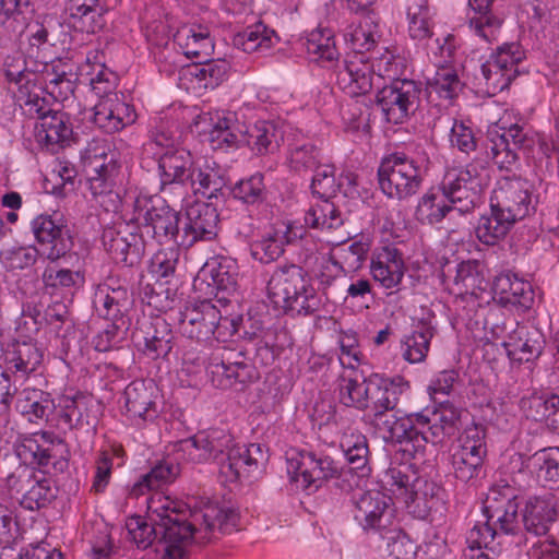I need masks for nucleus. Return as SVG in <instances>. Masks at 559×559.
<instances>
[{"label": "nucleus", "mask_w": 559, "mask_h": 559, "mask_svg": "<svg viewBox=\"0 0 559 559\" xmlns=\"http://www.w3.org/2000/svg\"><path fill=\"white\" fill-rule=\"evenodd\" d=\"M40 255L55 262L64 257L73 247V239L67 225L50 215H38L32 221Z\"/></svg>", "instance_id": "obj_22"}, {"label": "nucleus", "mask_w": 559, "mask_h": 559, "mask_svg": "<svg viewBox=\"0 0 559 559\" xmlns=\"http://www.w3.org/2000/svg\"><path fill=\"white\" fill-rule=\"evenodd\" d=\"M80 75L88 81L92 91L99 97L114 95L118 85V75L106 66L104 51L90 50L85 62L79 67Z\"/></svg>", "instance_id": "obj_33"}, {"label": "nucleus", "mask_w": 559, "mask_h": 559, "mask_svg": "<svg viewBox=\"0 0 559 559\" xmlns=\"http://www.w3.org/2000/svg\"><path fill=\"white\" fill-rule=\"evenodd\" d=\"M420 479L409 465L390 466L382 475L381 483L384 489L404 501L409 496L414 484Z\"/></svg>", "instance_id": "obj_57"}, {"label": "nucleus", "mask_w": 559, "mask_h": 559, "mask_svg": "<svg viewBox=\"0 0 559 559\" xmlns=\"http://www.w3.org/2000/svg\"><path fill=\"white\" fill-rule=\"evenodd\" d=\"M539 142V135L519 122H512L504 114L487 131L486 154L500 170L516 171L521 168L518 151L533 152Z\"/></svg>", "instance_id": "obj_5"}, {"label": "nucleus", "mask_w": 559, "mask_h": 559, "mask_svg": "<svg viewBox=\"0 0 559 559\" xmlns=\"http://www.w3.org/2000/svg\"><path fill=\"white\" fill-rule=\"evenodd\" d=\"M544 345L543 334L526 325H518L503 342L510 360L520 364L537 359L543 353Z\"/></svg>", "instance_id": "obj_36"}, {"label": "nucleus", "mask_w": 559, "mask_h": 559, "mask_svg": "<svg viewBox=\"0 0 559 559\" xmlns=\"http://www.w3.org/2000/svg\"><path fill=\"white\" fill-rule=\"evenodd\" d=\"M435 332L436 329L431 322L419 320L413 331L401 340L402 357L411 364L424 361Z\"/></svg>", "instance_id": "obj_46"}, {"label": "nucleus", "mask_w": 559, "mask_h": 559, "mask_svg": "<svg viewBox=\"0 0 559 559\" xmlns=\"http://www.w3.org/2000/svg\"><path fill=\"white\" fill-rule=\"evenodd\" d=\"M243 142L254 154L266 155L274 153L278 146V131L271 121H258L243 129Z\"/></svg>", "instance_id": "obj_47"}, {"label": "nucleus", "mask_w": 559, "mask_h": 559, "mask_svg": "<svg viewBox=\"0 0 559 559\" xmlns=\"http://www.w3.org/2000/svg\"><path fill=\"white\" fill-rule=\"evenodd\" d=\"M487 285L484 266L477 260L462 261L456 265L452 292L457 295H475L485 290Z\"/></svg>", "instance_id": "obj_48"}, {"label": "nucleus", "mask_w": 559, "mask_h": 559, "mask_svg": "<svg viewBox=\"0 0 559 559\" xmlns=\"http://www.w3.org/2000/svg\"><path fill=\"white\" fill-rule=\"evenodd\" d=\"M136 344L152 359L165 358L174 347L175 335L162 318L142 323L135 334Z\"/></svg>", "instance_id": "obj_29"}, {"label": "nucleus", "mask_w": 559, "mask_h": 559, "mask_svg": "<svg viewBox=\"0 0 559 559\" xmlns=\"http://www.w3.org/2000/svg\"><path fill=\"white\" fill-rule=\"evenodd\" d=\"M493 292L504 307H513L520 311L528 310L534 304V289L530 282L514 274L498 275L493 281Z\"/></svg>", "instance_id": "obj_37"}, {"label": "nucleus", "mask_w": 559, "mask_h": 559, "mask_svg": "<svg viewBox=\"0 0 559 559\" xmlns=\"http://www.w3.org/2000/svg\"><path fill=\"white\" fill-rule=\"evenodd\" d=\"M354 520L367 534H379L386 537L395 522V510L392 500L379 490H368L354 501Z\"/></svg>", "instance_id": "obj_16"}, {"label": "nucleus", "mask_w": 559, "mask_h": 559, "mask_svg": "<svg viewBox=\"0 0 559 559\" xmlns=\"http://www.w3.org/2000/svg\"><path fill=\"white\" fill-rule=\"evenodd\" d=\"M43 282L51 294H64L79 287L83 283V277L79 272L49 265L43 273Z\"/></svg>", "instance_id": "obj_62"}, {"label": "nucleus", "mask_w": 559, "mask_h": 559, "mask_svg": "<svg viewBox=\"0 0 559 559\" xmlns=\"http://www.w3.org/2000/svg\"><path fill=\"white\" fill-rule=\"evenodd\" d=\"M81 156L87 173V186L93 197L110 194L119 175V165L110 146L106 141L93 140Z\"/></svg>", "instance_id": "obj_13"}, {"label": "nucleus", "mask_w": 559, "mask_h": 559, "mask_svg": "<svg viewBox=\"0 0 559 559\" xmlns=\"http://www.w3.org/2000/svg\"><path fill=\"white\" fill-rule=\"evenodd\" d=\"M160 191L185 199L189 191L212 199L225 186L223 177L209 165H199L185 148L168 150L158 157Z\"/></svg>", "instance_id": "obj_3"}, {"label": "nucleus", "mask_w": 559, "mask_h": 559, "mask_svg": "<svg viewBox=\"0 0 559 559\" xmlns=\"http://www.w3.org/2000/svg\"><path fill=\"white\" fill-rule=\"evenodd\" d=\"M495 0H468L471 8L479 13L478 17L472 19L469 28L484 41L497 40L502 20L490 13Z\"/></svg>", "instance_id": "obj_53"}, {"label": "nucleus", "mask_w": 559, "mask_h": 559, "mask_svg": "<svg viewBox=\"0 0 559 559\" xmlns=\"http://www.w3.org/2000/svg\"><path fill=\"white\" fill-rule=\"evenodd\" d=\"M231 441V436L225 430L214 428L200 431L191 438L181 440L179 447L189 461L204 463L210 460H216L225 451L228 452Z\"/></svg>", "instance_id": "obj_25"}, {"label": "nucleus", "mask_w": 559, "mask_h": 559, "mask_svg": "<svg viewBox=\"0 0 559 559\" xmlns=\"http://www.w3.org/2000/svg\"><path fill=\"white\" fill-rule=\"evenodd\" d=\"M274 32L263 23H257L247 27L236 37V45L245 52L252 53L258 50H267L274 44Z\"/></svg>", "instance_id": "obj_61"}, {"label": "nucleus", "mask_w": 559, "mask_h": 559, "mask_svg": "<svg viewBox=\"0 0 559 559\" xmlns=\"http://www.w3.org/2000/svg\"><path fill=\"white\" fill-rule=\"evenodd\" d=\"M265 461L266 456L260 444L229 445L226 459L219 463V473L227 481H236L263 465Z\"/></svg>", "instance_id": "obj_28"}, {"label": "nucleus", "mask_w": 559, "mask_h": 559, "mask_svg": "<svg viewBox=\"0 0 559 559\" xmlns=\"http://www.w3.org/2000/svg\"><path fill=\"white\" fill-rule=\"evenodd\" d=\"M370 271L376 282L386 289L396 288L404 277L405 263L399 249L384 246L372 254Z\"/></svg>", "instance_id": "obj_31"}, {"label": "nucleus", "mask_w": 559, "mask_h": 559, "mask_svg": "<svg viewBox=\"0 0 559 559\" xmlns=\"http://www.w3.org/2000/svg\"><path fill=\"white\" fill-rule=\"evenodd\" d=\"M217 224L218 213L212 204L191 203L186 210L178 246L189 248L199 240H212L217 235Z\"/></svg>", "instance_id": "obj_23"}, {"label": "nucleus", "mask_w": 559, "mask_h": 559, "mask_svg": "<svg viewBox=\"0 0 559 559\" xmlns=\"http://www.w3.org/2000/svg\"><path fill=\"white\" fill-rule=\"evenodd\" d=\"M134 211L144 231L158 243L174 242L178 246L182 226L179 212L171 209L160 197L141 195L135 199Z\"/></svg>", "instance_id": "obj_10"}, {"label": "nucleus", "mask_w": 559, "mask_h": 559, "mask_svg": "<svg viewBox=\"0 0 559 559\" xmlns=\"http://www.w3.org/2000/svg\"><path fill=\"white\" fill-rule=\"evenodd\" d=\"M179 324L183 335L197 341H206L213 336L224 342L237 332L234 319L223 317L210 300L187 306L180 312Z\"/></svg>", "instance_id": "obj_9"}, {"label": "nucleus", "mask_w": 559, "mask_h": 559, "mask_svg": "<svg viewBox=\"0 0 559 559\" xmlns=\"http://www.w3.org/2000/svg\"><path fill=\"white\" fill-rule=\"evenodd\" d=\"M336 83L352 97L365 95L373 87H379L374 81V69L364 55L348 56L342 62L336 73Z\"/></svg>", "instance_id": "obj_24"}, {"label": "nucleus", "mask_w": 559, "mask_h": 559, "mask_svg": "<svg viewBox=\"0 0 559 559\" xmlns=\"http://www.w3.org/2000/svg\"><path fill=\"white\" fill-rule=\"evenodd\" d=\"M490 182L487 164L473 159L464 167L449 168L441 181L439 192L424 194L416 207V218L424 224L440 223L451 210L460 213L473 211Z\"/></svg>", "instance_id": "obj_2"}, {"label": "nucleus", "mask_w": 559, "mask_h": 559, "mask_svg": "<svg viewBox=\"0 0 559 559\" xmlns=\"http://www.w3.org/2000/svg\"><path fill=\"white\" fill-rule=\"evenodd\" d=\"M44 90L57 102L69 99L76 87L78 73L73 66L62 60L47 64L43 71Z\"/></svg>", "instance_id": "obj_40"}, {"label": "nucleus", "mask_w": 559, "mask_h": 559, "mask_svg": "<svg viewBox=\"0 0 559 559\" xmlns=\"http://www.w3.org/2000/svg\"><path fill=\"white\" fill-rule=\"evenodd\" d=\"M302 237L301 228H294L290 225L285 227V231L275 230L269 233L261 239L250 245L251 257L262 264H269L277 260L284 253V245L290 243L297 238Z\"/></svg>", "instance_id": "obj_43"}, {"label": "nucleus", "mask_w": 559, "mask_h": 559, "mask_svg": "<svg viewBox=\"0 0 559 559\" xmlns=\"http://www.w3.org/2000/svg\"><path fill=\"white\" fill-rule=\"evenodd\" d=\"M423 179L418 162L403 152L385 156L378 168L381 191L388 198L399 201L415 195L421 187Z\"/></svg>", "instance_id": "obj_8"}, {"label": "nucleus", "mask_w": 559, "mask_h": 559, "mask_svg": "<svg viewBox=\"0 0 559 559\" xmlns=\"http://www.w3.org/2000/svg\"><path fill=\"white\" fill-rule=\"evenodd\" d=\"M267 295L276 308L293 317L313 314L321 307L307 272L296 264L276 267L267 282Z\"/></svg>", "instance_id": "obj_4"}, {"label": "nucleus", "mask_w": 559, "mask_h": 559, "mask_svg": "<svg viewBox=\"0 0 559 559\" xmlns=\"http://www.w3.org/2000/svg\"><path fill=\"white\" fill-rule=\"evenodd\" d=\"M199 120L197 123L211 122L209 140L213 150L233 148L242 144L243 129L240 128L235 114H204L199 116Z\"/></svg>", "instance_id": "obj_35"}, {"label": "nucleus", "mask_w": 559, "mask_h": 559, "mask_svg": "<svg viewBox=\"0 0 559 559\" xmlns=\"http://www.w3.org/2000/svg\"><path fill=\"white\" fill-rule=\"evenodd\" d=\"M179 475V466L169 461H162L142 475L130 488L129 495L132 498H139L151 490H157L160 487L173 483Z\"/></svg>", "instance_id": "obj_49"}, {"label": "nucleus", "mask_w": 559, "mask_h": 559, "mask_svg": "<svg viewBox=\"0 0 559 559\" xmlns=\"http://www.w3.org/2000/svg\"><path fill=\"white\" fill-rule=\"evenodd\" d=\"M389 436L404 442L406 444L404 451L414 456L423 454L427 443L437 445L442 442L440 436L435 432L429 408L397 419Z\"/></svg>", "instance_id": "obj_20"}, {"label": "nucleus", "mask_w": 559, "mask_h": 559, "mask_svg": "<svg viewBox=\"0 0 559 559\" xmlns=\"http://www.w3.org/2000/svg\"><path fill=\"white\" fill-rule=\"evenodd\" d=\"M368 389L369 378L359 380L357 377L343 374L338 379V400L347 407L365 411Z\"/></svg>", "instance_id": "obj_59"}, {"label": "nucleus", "mask_w": 559, "mask_h": 559, "mask_svg": "<svg viewBox=\"0 0 559 559\" xmlns=\"http://www.w3.org/2000/svg\"><path fill=\"white\" fill-rule=\"evenodd\" d=\"M136 114L132 105L118 94L102 97L94 106V123L106 133H116L132 124Z\"/></svg>", "instance_id": "obj_27"}, {"label": "nucleus", "mask_w": 559, "mask_h": 559, "mask_svg": "<svg viewBox=\"0 0 559 559\" xmlns=\"http://www.w3.org/2000/svg\"><path fill=\"white\" fill-rule=\"evenodd\" d=\"M340 447L349 465L346 466V469H349L350 473L353 471L365 472L369 455L366 436L356 430H345L341 436Z\"/></svg>", "instance_id": "obj_54"}, {"label": "nucleus", "mask_w": 559, "mask_h": 559, "mask_svg": "<svg viewBox=\"0 0 559 559\" xmlns=\"http://www.w3.org/2000/svg\"><path fill=\"white\" fill-rule=\"evenodd\" d=\"M528 464L545 487L559 488V447L538 450L530 457Z\"/></svg>", "instance_id": "obj_51"}, {"label": "nucleus", "mask_w": 559, "mask_h": 559, "mask_svg": "<svg viewBox=\"0 0 559 559\" xmlns=\"http://www.w3.org/2000/svg\"><path fill=\"white\" fill-rule=\"evenodd\" d=\"M378 88L377 105L390 123H403L419 106L423 91L420 82L409 79L393 80Z\"/></svg>", "instance_id": "obj_14"}, {"label": "nucleus", "mask_w": 559, "mask_h": 559, "mask_svg": "<svg viewBox=\"0 0 559 559\" xmlns=\"http://www.w3.org/2000/svg\"><path fill=\"white\" fill-rule=\"evenodd\" d=\"M344 38L355 52L354 55L370 51L381 38L379 20L372 12H368L347 26Z\"/></svg>", "instance_id": "obj_41"}, {"label": "nucleus", "mask_w": 559, "mask_h": 559, "mask_svg": "<svg viewBox=\"0 0 559 559\" xmlns=\"http://www.w3.org/2000/svg\"><path fill=\"white\" fill-rule=\"evenodd\" d=\"M311 189L320 200L311 204L304 215L305 226L320 230H336L344 224L340 209L331 201L340 190L335 180V168L322 164L317 167L312 177Z\"/></svg>", "instance_id": "obj_6"}, {"label": "nucleus", "mask_w": 559, "mask_h": 559, "mask_svg": "<svg viewBox=\"0 0 559 559\" xmlns=\"http://www.w3.org/2000/svg\"><path fill=\"white\" fill-rule=\"evenodd\" d=\"M133 298L127 283L110 276L98 284L93 295V308L99 318L128 325L127 317Z\"/></svg>", "instance_id": "obj_18"}, {"label": "nucleus", "mask_w": 559, "mask_h": 559, "mask_svg": "<svg viewBox=\"0 0 559 559\" xmlns=\"http://www.w3.org/2000/svg\"><path fill=\"white\" fill-rule=\"evenodd\" d=\"M408 389L409 382L401 376L389 378L378 373L371 374L364 420L390 433L397 419L389 415V412L396 407L400 396Z\"/></svg>", "instance_id": "obj_7"}, {"label": "nucleus", "mask_w": 559, "mask_h": 559, "mask_svg": "<svg viewBox=\"0 0 559 559\" xmlns=\"http://www.w3.org/2000/svg\"><path fill=\"white\" fill-rule=\"evenodd\" d=\"M487 521L475 524L466 536V544L475 549L490 545L498 534L514 535L520 531L519 502L484 511Z\"/></svg>", "instance_id": "obj_21"}, {"label": "nucleus", "mask_w": 559, "mask_h": 559, "mask_svg": "<svg viewBox=\"0 0 559 559\" xmlns=\"http://www.w3.org/2000/svg\"><path fill=\"white\" fill-rule=\"evenodd\" d=\"M537 202L533 185L519 176H506L497 180L489 200L490 207H495L514 224L535 213Z\"/></svg>", "instance_id": "obj_12"}, {"label": "nucleus", "mask_w": 559, "mask_h": 559, "mask_svg": "<svg viewBox=\"0 0 559 559\" xmlns=\"http://www.w3.org/2000/svg\"><path fill=\"white\" fill-rule=\"evenodd\" d=\"M174 41L187 58L195 59V61H204L214 52L210 29L202 24L181 25L174 34Z\"/></svg>", "instance_id": "obj_34"}, {"label": "nucleus", "mask_w": 559, "mask_h": 559, "mask_svg": "<svg viewBox=\"0 0 559 559\" xmlns=\"http://www.w3.org/2000/svg\"><path fill=\"white\" fill-rule=\"evenodd\" d=\"M408 34L418 41L430 39L432 35V22L426 0H416L407 8Z\"/></svg>", "instance_id": "obj_60"}, {"label": "nucleus", "mask_w": 559, "mask_h": 559, "mask_svg": "<svg viewBox=\"0 0 559 559\" xmlns=\"http://www.w3.org/2000/svg\"><path fill=\"white\" fill-rule=\"evenodd\" d=\"M67 10L74 29L95 34L106 26L105 15L109 5L108 0H69Z\"/></svg>", "instance_id": "obj_30"}, {"label": "nucleus", "mask_w": 559, "mask_h": 559, "mask_svg": "<svg viewBox=\"0 0 559 559\" xmlns=\"http://www.w3.org/2000/svg\"><path fill=\"white\" fill-rule=\"evenodd\" d=\"M556 520V510L550 497L532 496L522 510V523L526 533L545 536Z\"/></svg>", "instance_id": "obj_39"}, {"label": "nucleus", "mask_w": 559, "mask_h": 559, "mask_svg": "<svg viewBox=\"0 0 559 559\" xmlns=\"http://www.w3.org/2000/svg\"><path fill=\"white\" fill-rule=\"evenodd\" d=\"M514 223L502 213L490 207V214L479 218L475 233L478 240L485 245L493 246L503 239Z\"/></svg>", "instance_id": "obj_56"}, {"label": "nucleus", "mask_w": 559, "mask_h": 559, "mask_svg": "<svg viewBox=\"0 0 559 559\" xmlns=\"http://www.w3.org/2000/svg\"><path fill=\"white\" fill-rule=\"evenodd\" d=\"M72 134L68 116L59 110L41 117L36 127L37 142L50 153H56L60 147L68 145Z\"/></svg>", "instance_id": "obj_38"}, {"label": "nucleus", "mask_w": 559, "mask_h": 559, "mask_svg": "<svg viewBox=\"0 0 559 559\" xmlns=\"http://www.w3.org/2000/svg\"><path fill=\"white\" fill-rule=\"evenodd\" d=\"M15 98L24 114L31 118L39 119V122L41 121V117L55 111L50 108L48 99L43 96V90L37 87L29 80L19 85Z\"/></svg>", "instance_id": "obj_58"}, {"label": "nucleus", "mask_w": 559, "mask_h": 559, "mask_svg": "<svg viewBox=\"0 0 559 559\" xmlns=\"http://www.w3.org/2000/svg\"><path fill=\"white\" fill-rule=\"evenodd\" d=\"M147 512L155 524H148L140 515L128 518V538L138 548L146 549L157 534H162L164 559H187V548L192 538L205 543L214 537L216 531L231 533L239 520L238 513L230 508H222L211 501L191 508L159 491L147 499Z\"/></svg>", "instance_id": "obj_1"}, {"label": "nucleus", "mask_w": 559, "mask_h": 559, "mask_svg": "<svg viewBox=\"0 0 559 559\" xmlns=\"http://www.w3.org/2000/svg\"><path fill=\"white\" fill-rule=\"evenodd\" d=\"M43 350L32 342H15L5 355L10 368L23 374L34 372L43 361Z\"/></svg>", "instance_id": "obj_55"}, {"label": "nucleus", "mask_w": 559, "mask_h": 559, "mask_svg": "<svg viewBox=\"0 0 559 559\" xmlns=\"http://www.w3.org/2000/svg\"><path fill=\"white\" fill-rule=\"evenodd\" d=\"M525 59V52L518 43L499 47L480 67L487 92L496 95L509 87L519 74V64Z\"/></svg>", "instance_id": "obj_17"}, {"label": "nucleus", "mask_w": 559, "mask_h": 559, "mask_svg": "<svg viewBox=\"0 0 559 559\" xmlns=\"http://www.w3.org/2000/svg\"><path fill=\"white\" fill-rule=\"evenodd\" d=\"M61 419L69 428L94 427L97 423L98 407L94 400L81 392L61 399Z\"/></svg>", "instance_id": "obj_42"}, {"label": "nucleus", "mask_w": 559, "mask_h": 559, "mask_svg": "<svg viewBox=\"0 0 559 559\" xmlns=\"http://www.w3.org/2000/svg\"><path fill=\"white\" fill-rule=\"evenodd\" d=\"M126 415L132 425L142 427L158 416L153 392L144 381H133L123 393Z\"/></svg>", "instance_id": "obj_32"}, {"label": "nucleus", "mask_w": 559, "mask_h": 559, "mask_svg": "<svg viewBox=\"0 0 559 559\" xmlns=\"http://www.w3.org/2000/svg\"><path fill=\"white\" fill-rule=\"evenodd\" d=\"M102 241L114 262L123 266L139 264L145 252L144 240L141 235L135 233H122L115 228H106Z\"/></svg>", "instance_id": "obj_26"}, {"label": "nucleus", "mask_w": 559, "mask_h": 559, "mask_svg": "<svg viewBox=\"0 0 559 559\" xmlns=\"http://www.w3.org/2000/svg\"><path fill=\"white\" fill-rule=\"evenodd\" d=\"M368 251L367 243L355 241L346 248H341L337 254L332 257V263L342 272H355L361 267Z\"/></svg>", "instance_id": "obj_63"}, {"label": "nucleus", "mask_w": 559, "mask_h": 559, "mask_svg": "<svg viewBox=\"0 0 559 559\" xmlns=\"http://www.w3.org/2000/svg\"><path fill=\"white\" fill-rule=\"evenodd\" d=\"M486 431L472 425L464 429L451 454V465L456 479L468 483L478 477L487 454Z\"/></svg>", "instance_id": "obj_15"}, {"label": "nucleus", "mask_w": 559, "mask_h": 559, "mask_svg": "<svg viewBox=\"0 0 559 559\" xmlns=\"http://www.w3.org/2000/svg\"><path fill=\"white\" fill-rule=\"evenodd\" d=\"M441 491L436 483L420 477L403 502L413 516L425 520L438 510L442 501Z\"/></svg>", "instance_id": "obj_44"}, {"label": "nucleus", "mask_w": 559, "mask_h": 559, "mask_svg": "<svg viewBox=\"0 0 559 559\" xmlns=\"http://www.w3.org/2000/svg\"><path fill=\"white\" fill-rule=\"evenodd\" d=\"M289 166L297 173L314 171L320 166V152L311 143L297 144L289 151Z\"/></svg>", "instance_id": "obj_64"}, {"label": "nucleus", "mask_w": 559, "mask_h": 559, "mask_svg": "<svg viewBox=\"0 0 559 559\" xmlns=\"http://www.w3.org/2000/svg\"><path fill=\"white\" fill-rule=\"evenodd\" d=\"M229 63L224 59L195 61L182 70L185 79L194 83V88H215L227 76Z\"/></svg>", "instance_id": "obj_45"}, {"label": "nucleus", "mask_w": 559, "mask_h": 559, "mask_svg": "<svg viewBox=\"0 0 559 559\" xmlns=\"http://www.w3.org/2000/svg\"><path fill=\"white\" fill-rule=\"evenodd\" d=\"M304 46L312 61L320 62L323 66H331L338 60L340 52L331 29L318 28L312 31L307 36Z\"/></svg>", "instance_id": "obj_50"}, {"label": "nucleus", "mask_w": 559, "mask_h": 559, "mask_svg": "<svg viewBox=\"0 0 559 559\" xmlns=\"http://www.w3.org/2000/svg\"><path fill=\"white\" fill-rule=\"evenodd\" d=\"M15 407L28 421L37 423L48 417L53 403L41 390L26 388L17 393Z\"/></svg>", "instance_id": "obj_52"}, {"label": "nucleus", "mask_w": 559, "mask_h": 559, "mask_svg": "<svg viewBox=\"0 0 559 559\" xmlns=\"http://www.w3.org/2000/svg\"><path fill=\"white\" fill-rule=\"evenodd\" d=\"M296 481L300 483L305 490H317L323 481L329 479L337 481L343 490L353 487L355 476L341 462L324 453L302 450L296 463Z\"/></svg>", "instance_id": "obj_11"}, {"label": "nucleus", "mask_w": 559, "mask_h": 559, "mask_svg": "<svg viewBox=\"0 0 559 559\" xmlns=\"http://www.w3.org/2000/svg\"><path fill=\"white\" fill-rule=\"evenodd\" d=\"M212 382L221 389L230 388L237 383L246 384L258 379V372L241 350L224 349L212 355L209 364Z\"/></svg>", "instance_id": "obj_19"}]
</instances>
